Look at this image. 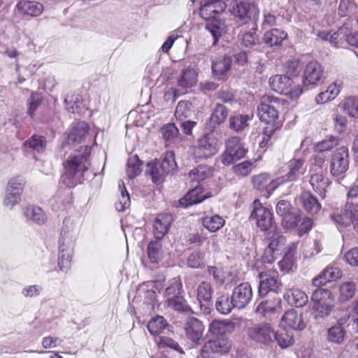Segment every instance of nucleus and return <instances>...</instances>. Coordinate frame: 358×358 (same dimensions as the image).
Listing matches in <instances>:
<instances>
[{
  "label": "nucleus",
  "mask_w": 358,
  "mask_h": 358,
  "mask_svg": "<svg viewBox=\"0 0 358 358\" xmlns=\"http://www.w3.org/2000/svg\"><path fill=\"white\" fill-rule=\"evenodd\" d=\"M268 245L266 247L273 249L275 252L282 254L285 244V238L277 230L268 231L267 234Z\"/></svg>",
  "instance_id": "nucleus-37"
},
{
  "label": "nucleus",
  "mask_w": 358,
  "mask_h": 358,
  "mask_svg": "<svg viewBox=\"0 0 358 358\" xmlns=\"http://www.w3.org/2000/svg\"><path fill=\"white\" fill-rule=\"evenodd\" d=\"M157 345L159 348H171L176 351H178L180 353H184L182 349L180 347L179 344L175 341L173 339L166 337V336H159V339L157 341Z\"/></svg>",
  "instance_id": "nucleus-59"
},
{
  "label": "nucleus",
  "mask_w": 358,
  "mask_h": 358,
  "mask_svg": "<svg viewBox=\"0 0 358 358\" xmlns=\"http://www.w3.org/2000/svg\"><path fill=\"white\" fill-rule=\"evenodd\" d=\"M23 215L28 221L38 224H43L47 220L45 213L41 208L36 206H28L22 208Z\"/></svg>",
  "instance_id": "nucleus-30"
},
{
  "label": "nucleus",
  "mask_w": 358,
  "mask_h": 358,
  "mask_svg": "<svg viewBox=\"0 0 358 358\" xmlns=\"http://www.w3.org/2000/svg\"><path fill=\"white\" fill-rule=\"evenodd\" d=\"M350 317V313L347 312L343 317L338 319V322L330 327L327 332V340L333 343L341 344L345 338V331L342 324L345 322Z\"/></svg>",
  "instance_id": "nucleus-24"
},
{
  "label": "nucleus",
  "mask_w": 358,
  "mask_h": 358,
  "mask_svg": "<svg viewBox=\"0 0 358 358\" xmlns=\"http://www.w3.org/2000/svg\"><path fill=\"white\" fill-rule=\"evenodd\" d=\"M177 166L174 158V154L169 152L166 154L164 159L158 162L148 163L146 167L145 173L151 176L154 182H161L165 176L174 171Z\"/></svg>",
  "instance_id": "nucleus-3"
},
{
  "label": "nucleus",
  "mask_w": 358,
  "mask_h": 358,
  "mask_svg": "<svg viewBox=\"0 0 358 358\" xmlns=\"http://www.w3.org/2000/svg\"><path fill=\"white\" fill-rule=\"evenodd\" d=\"M285 297L290 305L296 307H303L308 301L307 294L296 287H292L287 290Z\"/></svg>",
  "instance_id": "nucleus-31"
},
{
  "label": "nucleus",
  "mask_w": 358,
  "mask_h": 358,
  "mask_svg": "<svg viewBox=\"0 0 358 358\" xmlns=\"http://www.w3.org/2000/svg\"><path fill=\"white\" fill-rule=\"evenodd\" d=\"M322 275L329 282L340 278L342 275V272L338 267L329 266L322 271Z\"/></svg>",
  "instance_id": "nucleus-63"
},
{
  "label": "nucleus",
  "mask_w": 358,
  "mask_h": 358,
  "mask_svg": "<svg viewBox=\"0 0 358 358\" xmlns=\"http://www.w3.org/2000/svg\"><path fill=\"white\" fill-rule=\"evenodd\" d=\"M162 245L159 241H152L148 245V255L150 260L157 263L162 258Z\"/></svg>",
  "instance_id": "nucleus-56"
},
{
  "label": "nucleus",
  "mask_w": 358,
  "mask_h": 358,
  "mask_svg": "<svg viewBox=\"0 0 358 358\" xmlns=\"http://www.w3.org/2000/svg\"><path fill=\"white\" fill-rule=\"evenodd\" d=\"M228 116V110L222 104H217L213 112L211 115L212 121L217 124H220L225 121Z\"/></svg>",
  "instance_id": "nucleus-57"
},
{
  "label": "nucleus",
  "mask_w": 358,
  "mask_h": 358,
  "mask_svg": "<svg viewBox=\"0 0 358 358\" xmlns=\"http://www.w3.org/2000/svg\"><path fill=\"white\" fill-rule=\"evenodd\" d=\"M204 264V255L201 252H194L188 257L187 265L191 268H200Z\"/></svg>",
  "instance_id": "nucleus-62"
},
{
  "label": "nucleus",
  "mask_w": 358,
  "mask_h": 358,
  "mask_svg": "<svg viewBox=\"0 0 358 358\" xmlns=\"http://www.w3.org/2000/svg\"><path fill=\"white\" fill-rule=\"evenodd\" d=\"M212 175L211 168L206 165H200L191 170L189 176L192 181L200 182Z\"/></svg>",
  "instance_id": "nucleus-44"
},
{
  "label": "nucleus",
  "mask_w": 358,
  "mask_h": 358,
  "mask_svg": "<svg viewBox=\"0 0 358 358\" xmlns=\"http://www.w3.org/2000/svg\"><path fill=\"white\" fill-rule=\"evenodd\" d=\"M26 185V180L21 176H17L11 178L7 182L6 190L13 193H16L20 196L22 195Z\"/></svg>",
  "instance_id": "nucleus-42"
},
{
  "label": "nucleus",
  "mask_w": 358,
  "mask_h": 358,
  "mask_svg": "<svg viewBox=\"0 0 358 358\" xmlns=\"http://www.w3.org/2000/svg\"><path fill=\"white\" fill-rule=\"evenodd\" d=\"M16 8L23 15L32 17L40 16L44 10L43 3L29 0L20 1L16 5Z\"/></svg>",
  "instance_id": "nucleus-20"
},
{
  "label": "nucleus",
  "mask_w": 358,
  "mask_h": 358,
  "mask_svg": "<svg viewBox=\"0 0 358 358\" xmlns=\"http://www.w3.org/2000/svg\"><path fill=\"white\" fill-rule=\"evenodd\" d=\"M280 101L273 96L264 94L261 97L257 107V115L262 122L266 124L274 122L279 117Z\"/></svg>",
  "instance_id": "nucleus-5"
},
{
  "label": "nucleus",
  "mask_w": 358,
  "mask_h": 358,
  "mask_svg": "<svg viewBox=\"0 0 358 358\" xmlns=\"http://www.w3.org/2000/svg\"><path fill=\"white\" fill-rule=\"evenodd\" d=\"M251 117L248 115L237 114L229 118V127L236 132L243 131L248 126Z\"/></svg>",
  "instance_id": "nucleus-41"
},
{
  "label": "nucleus",
  "mask_w": 358,
  "mask_h": 358,
  "mask_svg": "<svg viewBox=\"0 0 358 358\" xmlns=\"http://www.w3.org/2000/svg\"><path fill=\"white\" fill-rule=\"evenodd\" d=\"M292 83V79L287 75L277 74L272 76L269 79V85L272 90L288 95L291 99H296L302 94L303 89L297 85L291 90Z\"/></svg>",
  "instance_id": "nucleus-6"
},
{
  "label": "nucleus",
  "mask_w": 358,
  "mask_h": 358,
  "mask_svg": "<svg viewBox=\"0 0 358 358\" xmlns=\"http://www.w3.org/2000/svg\"><path fill=\"white\" fill-rule=\"evenodd\" d=\"M215 308L221 314L227 315L235 308V303L231 299L229 301L228 295H221L216 300Z\"/></svg>",
  "instance_id": "nucleus-46"
},
{
  "label": "nucleus",
  "mask_w": 358,
  "mask_h": 358,
  "mask_svg": "<svg viewBox=\"0 0 358 358\" xmlns=\"http://www.w3.org/2000/svg\"><path fill=\"white\" fill-rule=\"evenodd\" d=\"M192 108L191 102L188 101H179L175 110L176 118L182 121L184 119L191 117L193 113Z\"/></svg>",
  "instance_id": "nucleus-45"
},
{
  "label": "nucleus",
  "mask_w": 358,
  "mask_h": 358,
  "mask_svg": "<svg viewBox=\"0 0 358 358\" xmlns=\"http://www.w3.org/2000/svg\"><path fill=\"white\" fill-rule=\"evenodd\" d=\"M287 38V34L280 29H272L266 31L263 41L269 47H279Z\"/></svg>",
  "instance_id": "nucleus-29"
},
{
  "label": "nucleus",
  "mask_w": 358,
  "mask_h": 358,
  "mask_svg": "<svg viewBox=\"0 0 358 358\" xmlns=\"http://www.w3.org/2000/svg\"><path fill=\"white\" fill-rule=\"evenodd\" d=\"M299 201L303 209L312 215L317 214L322 208L317 197L309 191H304L301 194Z\"/></svg>",
  "instance_id": "nucleus-26"
},
{
  "label": "nucleus",
  "mask_w": 358,
  "mask_h": 358,
  "mask_svg": "<svg viewBox=\"0 0 358 358\" xmlns=\"http://www.w3.org/2000/svg\"><path fill=\"white\" fill-rule=\"evenodd\" d=\"M167 326V323L162 316L152 318L148 324V329L152 335L159 334Z\"/></svg>",
  "instance_id": "nucleus-50"
},
{
  "label": "nucleus",
  "mask_w": 358,
  "mask_h": 358,
  "mask_svg": "<svg viewBox=\"0 0 358 358\" xmlns=\"http://www.w3.org/2000/svg\"><path fill=\"white\" fill-rule=\"evenodd\" d=\"M67 110L72 113H80L85 108L82 96L80 94H70L64 99Z\"/></svg>",
  "instance_id": "nucleus-38"
},
{
  "label": "nucleus",
  "mask_w": 358,
  "mask_h": 358,
  "mask_svg": "<svg viewBox=\"0 0 358 358\" xmlns=\"http://www.w3.org/2000/svg\"><path fill=\"white\" fill-rule=\"evenodd\" d=\"M119 189L121 193V196L115 203V208L118 211H124L130 206V196L125 188L124 182L120 181L119 182Z\"/></svg>",
  "instance_id": "nucleus-49"
},
{
  "label": "nucleus",
  "mask_w": 358,
  "mask_h": 358,
  "mask_svg": "<svg viewBox=\"0 0 358 358\" xmlns=\"http://www.w3.org/2000/svg\"><path fill=\"white\" fill-rule=\"evenodd\" d=\"M21 201L22 196L5 189V193L2 201V204L5 208L9 210H13L14 209L15 206L20 204Z\"/></svg>",
  "instance_id": "nucleus-54"
},
{
  "label": "nucleus",
  "mask_w": 358,
  "mask_h": 358,
  "mask_svg": "<svg viewBox=\"0 0 358 358\" xmlns=\"http://www.w3.org/2000/svg\"><path fill=\"white\" fill-rule=\"evenodd\" d=\"M252 299V287L248 282H243L236 287L231 294V300L235 303V308L242 309L245 308Z\"/></svg>",
  "instance_id": "nucleus-16"
},
{
  "label": "nucleus",
  "mask_w": 358,
  "mask_h": 358,
  "mask_svg": "<svg viewBox=\"0 0 358 358\" xmlns=\"http://www.w3.org/2000/svg\"><path fill=\"white\" fill-rule=\"evenodd\" d=\"M357 292V285L352 281H346L338 286V301L344 303L350 300Z\"/></svg>",
  "instance_id": "nucleus-36"
},
{
  "label": "nucleus",
  "mask_w": 358,
  "mask_h": 358,
  "mask_svg": "<svg viewBox=\"0 0 358 358\" xmlns=\"http://www.w3.org/2000/svg\"><path fill=\"white\" fill-rule=\"evenodd\" d=\"M89 135V126L85 122L75 124L69 134L68 143L69 144H78L85 141Z\"/></svg>",
  "instance_id": "nucleus-25"
},
{
  "label": "nucleus",
  "mask_w": 358,
  "mask_h": 358,
  "mask_svg": "<svg viewBox=\"0 0 358 358\" xmlns=\"http://www.w3.org/2000/svg\"><path fill=\"white\" fill-rule=\"evenodd\" d=\"M166 305L168 307L178 311H184L186 309L185 300L180 294L171 296V298H168L166 299Z\"/></svg>",
  "instance_id": "nucleus-58"
},
{
  "label": "nucleus",
  "mask_w": 358,
  "mask_h": 358,
  "mask_svg": "<svg viewBox=\"0 0 358 358\" xmlns=\"http://www.w3.org/2000/svg\"><path fill=\"white\" fill-rule=\"evenodd\" d=\"M269 180L270 177L268 174L263 173L252 178V184L254 187L257 189H266L268 192H272L274 190H270L268 188L272 181L269 182Z\"/></svg>",
  "instance_id": "nucleus-53"
},
{
  "label": "nucleus",
  "mask_w": 358,
  "mask_h": 358,
  "mask_svg": "<svg viewBox=\"0 0 358 358\" xmlns=\"http://www.w3.org/2000/svg\"><path fill=\"white\" fill-rule=\"evenodd\" d=\"M200 5V15L206 20L215 19V16L222 13L226 8L222 0H201Z\"/></svg>",
  "instance_id": "nucleus-18"
},
{
  "label": "nucleus",
  "mask_w": 358,
  "mask_h": 358,
  "mask_svg": "<svg viewBox=\"0 0 358 358\" xmlns=\"http://www.w3.org/2000/svg\"><path fill=\"white\" fill-rule=\"evenodd\" d=\"M197 152L200 157L207 158L217 152V141L211 134H207L198 141Z\"/></svg>",
  "instance_id": "nucleus-23"
},
{
  "label": "nucleus",
  "mask_w": 358,
  "mask_h": 358,
  "mask_svg": "<svg viewBox=\"0 0 358 358\" xmlns=\"http://www.w3.org/2000/svg\"><path fill=\"white\" fill-rule=\"evenodd\" d=\"M284 70L288 76L295 77L301 70V62L298 59L287 61L284 66Z\"/></svg>",
  "instance_id": "nucleus-61"
},
{
  "label": "nucleus",
  "mask_w": 358,
  "mask_h": 358,
  "mask_svg": "<svg viewBox=\"0 0 358 358\" xmlns=\"http://www.w3.org/2000/svg\"><path fill=\"white\" fill-rule=\"evenodd\" d=\"M142 163L138 157L135 155L131 156L127 161V174L129 178H134L138 176L142 171Z\"/></svg>",
  "instance_id": "nucleus-48"
},
{
  "label": "nucleus",
  "mask_w": 358,
  "mask_h": 358,
  "mask_svg": "<svg viewBox=\"0 0 358 358\" xmlns=\"http://www.w3.org/2000/svg\"><path fill=\"white\" fill-rule=\"evenodd\" d=\"M310 184L320 197L324 199L326 197L327 189L329 187L331 182L328 178L324 176L322 171H318L311 174Z\"/></svg>",
  "instance_id": "nucleus-27"
},
{
  "label": "nucleus",
  "mask_w": 358,
  "mask_h": 358,
  "mask_svg": "<svg viewBox=\"0 0 358 358\" xmlns=\"http://www.w3.org/2000/svg\"><path fill=\"white\" fill-rule=\"evenodd\" d=\"M225 224L224 218L217 215H208L203 217V225L210 232H216Z\"/></svg>",
  "instance_id": "nucleus-39"
},
{
  "label": "nucleus",
  "mask_w": 358,
  "mask_h": 358,
  "mask_svg": "<svg viewBox=\"0 0 358 358\" xmlns=\"http://www.w3.org/2000/svg\"><path fill=\"white\" fill-rule=\"evenodd\" d=\"M344 110L351 117H358V98H348L344 103Z\"/></svg>",
  "instance_id": "nucleus-64"
},
{
  "label": "nucleus",
  "mask_w": 358,
  "mask_h": 358,
  "mask_svg": "<svg viewBox=\"0 0 358 358\" xmlns=\"http://www.w3.org/2000/svg\"><path fill=\"white\" fill-rule=\"evenodd\" d=\"M338 140L334 137L330 136L329 138L318 142L315 145V150L317 152H324L332 149L334 146L338 145Z\"/></svg>",
  "instance_id": "nucleus-60"
},
{
  "label": "nucleus",
  "mask_w": 358,
  "mask_h": 358,
  "mask_svg": "<svg viewBox=\"0 0 358 358\" xmlns=\"http://www.w3.org/2000/svg\"><path fill=\"white\" fill-rule=\"evenodd\" d=\"M280 326L283 329H289L301 331L306 328V322L302 314H298L295 310L290 309L287 310L282 316Z\"/></svg>",
  "instance_id": "nucleus-17"
},
{
  "label": "nucleus",
  "mask_w": 358,
  "mask_h": 358,
  "mask_svg": "<svg viewBox=\"0 0 358 358\" xmlns=\"http://www.w3.org/2000/svg\"><path fill=\"white\" fill-rule=\"evenodd\" d=\"M231 63V59L229 57L218 58L212 63L213 73L217 76H223L230 69Z\"/></svg>",
  "instance_id": "nucleus-43"
},
{
  "label": "nucleus",
  "mask_w": 358,
  "mask_h": 358,
  "mask_svg": "<svg viewBox=\"0 0 358 358\" xmlns=\"http://www.w3.org/2000/svg\"><path fill=\"white\" fill-rule=\"evenodd\" d=\"M331 218L338 224L343 227L352 226L358 233V205L346 203L344 208L334 212Z\"/></svg>",
  "instance_id": "nucleus-7"
},
{
  "label": "nucleus",
  "mask_w": 358,
  "mask_h": 358,
  "mask_svg": "<svg viewBox=\"0 0 358 358\" xmlns=\"http://www.w3.org/2000/svg\"><path fill=\"white\" fill-rule=\"evenodd\" d=\"M303 161L300 159H293L288 162V172L286 175L278 178L271 182L268 187L270 190H275L279 185L296 180L304 173Z\"/></svg>",
  "instance_id": "nucleus-12"
},
{
  "label": "nucleus",
  "mask_w": 358,
  "mask_h": 358,
  "mask_svg": "<svg viewBox=\"0 0 358 358\" xmlns=\"http://www.w3.org/2000/svg\"><path fill=\"white\" fill-rule=\"evenodd\" d=\"M312 314L315 319L328 317L334 306V298L327 289H316L311 296Z\"/></svg>",
  "instance_id": "nucleus-2"
},
{
  "label": "nucleus",
  "mask_w": 358,
  "mask_h": 358,
  "mask_svg": "<svg viewBox=\"0 0 358 358\" xmlns=\"http://www.w3.org/2000/svg\"><path fill=\"white\" fill-rule=\"evenodd\" d=\"M257 22L252 23V27L249 30L242 31L239 36L241 40L242 45L245 48H252L260 43V39L257 34Z\"/></svg>",
  "instance_id": "nucleus-32"
},
{
  "label": "nucleus",
  "mask_w": 358,
  "mask_h": 358,
  "mask_svg": "<svg viewBox=\"0 0 358 358\" xmlns=\"http://www.w3.org/2000/svg\"><path fill=\"white\" fill-rule=\"evenodd\" d=\"M250 218L251 220H254L257 227L262 231H273L276 230L271 210L262 206L256 201L254 202V209Z\"/></svg>",
  "instance_id": "nucleus-8"
},
{
  "label": "nucleus",
  "mask_w": 358,
  "mask_h": 358,
  "mask_svg": "<svg viewBox=\"0 0 358 358\" xmlns=\"http://www.w3.org/2000/svg\"><path fill=\"white\" fill-rule=\"evenodd\" d=\"M184 329L186 336L193 343H199L203 340L204 326L198 319L194 317H188L185 322Z\"/></svg>",
  "instance_id": "nucleus-19"
},
{
  "label": "nucleus",
  "mask_w": 358,
  "mask_h": 358,
  "mask_svg": "<svg viewBox=\"0 0 358 358\" xmlns=\"http://www.w3.org/2000/svg\"><path fill=\"white\" fill-rule=\"evenodd\" d=\"M246 150L240 143L238 138L233 137L226 143V150L221 156V162L224 165H230L243 157Z\"/></svg>",
  "instance_id": "nucleus-13"
},
{
  "label": "nucleus",
  "mask_w": 358,
  "mask_h": 358,
  "mask_svg": "<svg viewBox=\"0 0 358 358\" xmlns=\"http://www.w3.org/2000/svg\"><path fill=\"white\" fill-rule=\"evenodd\" d=\"M173 219L169 213H160L154 222V236L156 239H162L168 233Z\"/></svg>",
  "instance_id": "nucleus-21"
},
{
  "label": "nucleus",
  "mask_w": 358,
  "mask_h": 358,
  "mask_svg": "<svg viewBox=\"0 0 358 358\" xmlns=\"http://www.w3.org/2000/svg\"><path fill=\"white\" fill-rule=\"evenodd\" d=\"M77 235L78 232L74 222L70 219H65L59 239V248L73 250Z\"/></svg>",
  "instance_id": "nucleus-15"
},
{
  "label": "nucleus",
  "mask_w": 358,
  "mask_h": 358,
  "mask_svg": "<svg viewBox=\"0 0 358 358\" xmlns=\"http://www.w3.org/2000/svg\"><path fill=\"white\" fill-rule=\"evenodd\" d=\"M90 150V147L85 146L83 153L78 152L71 155L64 162L63 180L68 187H73L85 180V173L91 165Z\"/></svg>",
  "instance_id": "nucleus-1"
},
{
  "label": "nucleus",
  "mask_w": 358,
  "mask_h": 358,
  "mask_svg": "<svg viewBox=\"0 0 358 358\" xmlns=\"http://www.w3.org/2000/svg\"><path fill=\"white\" fill-rule=\"evenodd\" d=\"M73 250L59 249L58 265L62 271L66 272L71 267Z\"/></svg>",
  "instance_id": "nucleus-47"
},
{
  "label": "nucleus",
  "mask_w": 358,
  "mask_h": 358,
  "mask_svg": "<svg viewBox=\"0 0 358 358\" xmlns=\"http://www.w3.org/2000/svg\"><path fill=\"white\" fill-rule=\"evenodd\" d=\"M231 13L238 25L243 26L250 21L257 22L259 10L255 3L243 1L235 2Z\"/></svg>",
  "instance_id": "nucleus-4"
},
{
  "label": "nucleus",
  "mask_w": 358,
  "mask_h": 358,
  "mask_svg": "<svg viewBox=\"0 0 358 358\" xmlns=\"http://www.w3.org/2000/svg\"><path fill=\"white\" fill-rule=\"evenodd\" d=\"M208 192L203 194V187L198 185L190 190L183 198L179 200V203L185 208L203 201L206 198L210 197Z\"/></svg>",
  "instance_id": "nucleus-28"
},
{
  "label": "nucleus",
  "mask_w": 358,
  "mask_h": 358,
  "mask_svg": "<svg viewBox=\"0 0 358 358\" xmlns=\"http://www.w3.org/2000/svg\"><path fill=\"white\" fill-rule=\"evenodd\" d=\"M248 336L255 343L269 345L274 341L275 331L270 324L259 323L248 329Z\"/></svg>",
  "instance_id": "nucleus-10"
},
{
  "label": "nucleus",
  "mask_w": 358,
  "mask_h": 358,
  "mask_svg": "<svg viewBox=\"0 0 358 358\" xmlns=\"http://www.w3.org/2000/svg\"><path fill=\"white\" fill-rule=\"evenodd\" d=\"M259 295L265 296L270 292L278 293L282 289V283L278 278V273L274 270L261 272L259 274Z\"/></svg>",
  "instance_id": "nucleus-9"
},
{
  "label": "nucleus",
  "mask_w": 358,
  "mask_h": 358,
  "mask_svg": "<svg viewBox=\"0 0 358 358\" xmlns=\"http://www.w3.org/2000/svg\"><path fill=\"white\" fill-rule=\"evenodd\" d=\"M205 28L207 29L213 38V45H215L223 34L227 32V27L224 22L217 20L211 19L207 20Z\"/></svg>",
  "instance_id": "nucleus-34"
},
{
  "label": "nucleus",
  "mask_w": 358,
  "mask_h": 358,
  "mask_svg": "<svg viewBox=\"0 0 358 358\" xmlns=\"http://www.w3.org/2000/svg\"><path fill=\"white\" fill-rule=\"evenodd\" d=\"M24 146L31 148L37 152L44 150L46 142L43 137L34 135L24 142Z\"/></svg>",
  "instance_id": "nucleus-55"
},
{
  "label": "nucleus",
  "mask_w": 358,
  "mask_h": 358,
  "mask_svg": "<svg viewBox=\"0 0 358 358\" xmlns=\"http://www.w3.org/2000/svg\"><path fill=\"white\" fill-rule=\"evenodd\" d=\"M197 76L198 73L195 69L185 68L178 78V85L182 88H190L196 83Z\"/></svg>",
  "instance_id": "nucleus-33"
},
{
  "label": "nucleus",
  "mask_w": 358,
  "mask_h": 358,
  "mask_svg": "<svg viewBox=\"0 0 358 358\" xmlns=\"http://www.w3.org/2000/svg\"><path fill=\"white\" fill-rule=\"evenodd\" d=\"M274 341L281 349H287L294 345V336L292 332L282 329V331L275 332Z\"/></svg>",
  "instance_id": "nucleus-40"
},
{
  "label": "nucleus",
  "mask_w": 358,
  "mask_h": 358,
  "mask_svg": "<svg viewBox=\"0 0 358 358\" xmlns=\"http://www.w3.org/2000/svg\"><path fill=\"white\" fill-rule=\"evenodd\" d=\"M300 211L294 208L281 218L282 225L287 229L296 227L299 223Z\"/></svg>",
  "instance_id": "nucleus-51"
},
{
  "label": "nucleus",
  "mask_w": 358,
  "mask_h": 358,
  "mask_svg": "<svg viewBox=\"0 0 358 358\" xmlns=\"http://www.w3.org/2000/svg\"><path fill=\"white\" fill-rule=\"evenodd\" d=\"M324 75V69L320 63L313 60L305 66L302 83L304 87H315L322 80Z\"/></svg>",
  "instance_id": "nucleus-14"
},
{
  "label": "nucleus",
  "mask_w": 358,
  "mask_h": 358,
  "mask_svg": "<svg viewBox=\"0 0 358 358\" xmlns=\"http://www.w3.org/2000/svg\"><path fill=\"white\" fill-rule=\"evenodd\" d=\"M349 168L348 149L342 146L332 154L330 162V173L333 177L342 176Z\"/></svg>",
  "instance_id": "nucleus-11"
},
{
  "label": "nucleus",
  "mask_w": 358,
  "mask_h": 358,
  "mask_svg": "<svg viewBox=\"0 0 358 358\" xmlns=\"http://www.w3.org/2000/svg\"><path fill=\"white\" fill-rule=\"evenodd\" d=\"M255 167V162L246 160L234 165L232 169L236 175L245 177L248 176Z\"/></svg>",
  "instance_id": "nucleus-52"
},
{
  "label": "nucleus",
  "mask_w": 358,
  "mask_h": 358,
  "mask_svg": "<svg viewBox=\"0 0 358 358\" xmlns=\"http://www.w3.org/2000/svg\"><path fill=\"white\" fill-rule=\"evenodd\" d=\"M229 346L224 340L209 341L206 343L201 350L203 358H213L216 354L228 351Z\"/></svg>",
  "instance_id": "nucleus-22"
},
{
  "label": "nucleus",
  "mask_w": 358,
  "mask_h": 358,
  "mask_svg": "<svg viewBox=\"0 0 358 358\" xmlns=\"http://www.w3.org/2000/svg\"><path fill=\"white\" fill-rule=\"evenodd\" d=\"M213 289L211 285L208 282H201L196 289L197 300L201 308L206 307L210 304L212 299Z\"/></svg>",
  "instance_id": "nucleus-35"
}]
</instances>
